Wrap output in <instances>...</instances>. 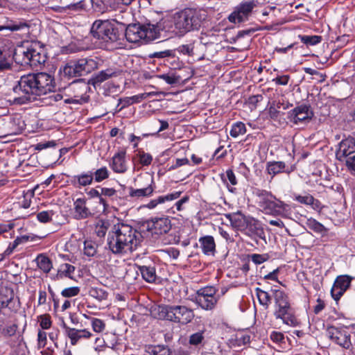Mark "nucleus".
Listing matches in <instances>:
<instances>
[{"instance_id":"obj_1","label":"nucleus","mask_w":355,"mask_h":355,"mask_svg":"<svg viewBox=\"0 0 355 355\" xmlns=\"http://www.w3.org/2000/svg\"><path fill=\"white\" fill-rule=\"evenodd\" d=\"M53 77L44 72L31 73L21 76L12 88L14 96L11 100L18 105L26 104L37 96L46 94L55 90Z\"/></svg>"},{"instance_id":"obj_2","label":"nucleus","mask_w":355,"mask_h":355,"mask_svg":"<svg viewBox=\"0 0 355 355\" xmlns=\"http://www.w3.org/2000/svg\"><path fill=\"white\" fill-rule=\"evenodd\" d=\"M206 17L204 10L186 8L175 13L171 20L160 21L159 27L164 37H182L189 32L198 30Z\"/></svg>"},{"instance_id":"obj_3","label":"nucleus","mask_w":355,"mask_h":355,"mask_svg":"<svg viewBox=\"0 0 355 355\" xmlns=\"http://www.w3.org/2000/svg\"><path fill=\"white\" fill-rule=\"evenodd\" d=\"M141 238V233L131 225L118 223L108 235L107 245L113 254H124L136 250Z\"/></svg>"},{"instance_id":"obj_4","label":"nucleus","mask_w":355,"mask_h":355,"mask_svg":"<svg viewBox=\"0 0 355 355\" xmlns=\"http://www.w3.org/2000/svg\"><path fill=\"white\" fill-rule=\"evenodd\" d=\"M90 33L99 46L106 49L115 48L123 36V33L109 20H96L92 26Z\"/></svg>"},{"instance_id":"obj_5","label":"nucleus","mask_w":355,"mask_h":355,"mask_svg":"<svg viewBox=\"0 0 355 355\" xmlns=\"http://www.w3.org/2000/svg\"><path fill=\"white\" fill-rule=\"evenodd\" d=\"M151 314L159 320H167L187 324L194 318L193 309L183 305H157L152 308Z\"/></svg>"},{"instance_id":"obj_6","label":"nucleus","mask_w":355,"mask_h":355,"mask_svg":"<svg viewBox=\"0 0 355 355\" xmlns=\"http://www.w3.org/2000/svg\"><path fill=\"white\" fill-rule=\"evenodd\" d=\"M127 40L132 43L144 42L148 43L162 36L159 22L156 24L150 23L141 24H129L125 33Z\"/></svg>"},{"instance_id":"obj_7","label":"nucleus","mask_w":355,"mask_h":355,"mask_svg":"<svg viewBox=\"0 0 355 355\" xmlns=\"http://www.w3.org/2000/svg\"><path fill=\"white\" fill-rule=\"evenodd\" d=\"M98 62L92 58H84L68 62L62 69L63 74L69 78L87 75L98 69Z\"/></svg>"},{"instance_id":"obj_8","label":"nucleus","mask_w":355,"mask_h":355,"mask_svg":"<svg viewBox=\"0 0 355 355\" xmlns=\"http://www.w3.org/2000/svg\"><path fill=\"white\" fill-rule=\"evenodd\" d=\"M257 5V0L242 1L234 8V10L228 16L229 21L240 24L248 21Z\"/></svg>"},{"instance_id":"obj_9","label":"nucleus","mask_w":355,"mask_h":355,"mask_svg":"<svg viewBox=\"0 0 355 355\" xmlns=\"http://www.w3.org/2000/svg\"><path fill=\"white\" fill-rule=\"evenodd\" d=\"M259 209L266 214H272L277 202V199L270 192L257 189L255 191Z\"/></svg>"},{"instance_id":"obj_10","label":"nucleus","mask_w":355,"mask_h":355,"mask_svg":"<svg viewBox=\"0 0 355 355\" xmlns=\"http://www.w3.org/2000/svg\"><path fill=\"white\" fill-rule=\"evenodd\" d=\"M171 228V220L167 217L154 218L147 223L148 230L156 236L166 234Z\"/></svg>"},{"instance_id":"obj_11","label":"nucleus","mask_w":355,"mask_h":355,"mask_svg":"<svg viewBox=\"0 0 355 355\" xmlns=\"http://www.w3.org/2000/svg\"><path fill=\"white\" fill-rule=\"evenodd\" d=\"M354 277L344 275L336 277L333 287L331 290L332 297L338 301L343 295L345 292L349 288Z\"/></svg>"},{"instance_id":"obj_12","label":"nucleus","mask_w":355,"mask_h":355,"mask_svg":"<svg viewBox=\"0 0 355 355\" xmlns=\"http://www.w3.org/2000/svg\"><path fill=\"white\" fill-rule=\"evenodd\" d=\"M252 239H265V232L262 223L257 219L250 216L245 230L243 232Z\"/></svg>"},{"instance_id":"obj_13","label":"nucleus","mask_w":355,"mask_h":355,"mask_svg":"<svg viewBox=\"0 0 355 355\" xmlns=\"http://www.w3.org/2000/svg\"><path fill=\"white\" fill-rule=\"evenodd\" d=\"M327 336L335 343L349 349L351 346L350 336L345 331H342L335 327H329L327 330Z\"/></svg>"},{"instance_id":"obj_14","label":"nucleus","mask_w":355,"mask_h":355,"mask_svg":"<svg viewBox=\"0 0 355 355\" xmlns=\"http://www.w3.org/2000/svg\"><path fill=\"white\" fill-rule=\"evenodd\" d=\"M275 306L274 315L277 319L282 320L284 324L290 326L295 327L297 325V320L291 311L290 304Z\"/></svg>"},{"instance_id":"obj_15","label":"nucleus","mask_w":355,"mask_h":355,"mask_svg":"<svg viewBox=\"0 0 355 355\" xmlns=\"http://www.w3.org/2000/svg\"><path fill=\"white\" fill-rule=\"evenodd\" d=\"M312 116L313 113L310 110V107L306 105L297 106L288 112V119L295 124L309 121Z\"/></svg>"},{"instance_id":"obj_16","label":"nucleus","mask_w":355,"mask_h":355,"mask_svg":"<svg viewBox=\"0 0 355 355\" xmlns=\"http://www.w3.org/2000/svg\"><path fill=\"white\" fill-rule=\"evenodd\" d=\"M31 50L29 65L33 68L44 65L47 59L44 48L39 43H33L31 44Z\"/></svg>"},{"instance_id":"obj_17","label":"nucleus","mask_w":355,"mask_h":355,"mask_svg":"<svg viewBox=\"0 0 355 355\" xmlns=\"http://www.w3.org/2000/svg\"><path fill=\"white\" fill-rule=\"evenodd\" d=\"M63 328L72 345H76L81 339H89L92 336V332L87 329L71 328L67 326L65 323H63Z\"/></svg>"},{"instance_id":"obj_18","label":"nucleus","mask_w":355,"mask_h":355,"mask_svg":"<svg viewBox=\"0 0 355 355\" xmlns=\"http://www.w3.org/2000/svg\"><path fill=\"white\" fill-rule=\"evenodd\" d=\"M9 30L12 32H19L21 37H26L30 33V25L26 21H11L5 26H0V31Z\"/></svg>"},{"instance_id":"obj_19","label":"nucleus","mask_w":355,"mask_h":355,"mask_svg":"<svg viewBox=\"0 0 355 355\" xmlns=\"http://www.w3.org/2000/svg\"><path fill=\"white\" fill-rule=\"evenodd\" d=\"M10 43L0 46V71L8 70L11 68L12 64V48Z\"/></svg>"},{"instance_id":"obj_20","label":"nucleus","mask_w":355,"mask_h":355,"mask_svg":"<svg viewBox=\"0 0 355 355\" xmlns=\"http://www.w3.org/2000/svg\"><path fill=\"white\" fill-rule=\"evenodd\" d=\"M145 179L147 182L146 187L139 189L129 188V196L131 198L139 199L152 196L154 191V187L153 186V179L148 175Z\"/></svg>"},{"instance_id":"obj_21","label":"nucleus","mask_w":355,"mask_h":355,"mask_svg":"<svg viewBox=\"0 0 355 355\" xmlns=\"http://www.w3.org/2000/svg\"><path fill=\"white\" fill-rule=\"evenodd\" d=\"M110 166L114 173H125L128 171L125 152L121 150L116 153L112 158Z\"/></svg>"},{"instance_id":"obj_22","label":"nucleus","mask_w":355,"mask_h":355,"mask_svg":"<svg viewBox=\"0 0 355 355\" xmlns=\"http://www.w3.org/2000/svg\"><path fill=\"white\" fill-rule=\"evenodd\" d=\"M74 216L78 220L85 219L92 215L87 207V200L84 198H77L73 202Z\"/></svg>"},{"instance_id":"obj_23","label":"nucleus","mask_w":355,"mask_h":355,"mask_svg":"<svg viewBox=\"0 0 355 355\" xmlns=\"http://www.w3.org/2000/svg\"><path fill=\"white\" fill-rule=\"evenodd\" d=\"M31 51V45L26 48L19 47L15 50L12 49L13 60L21 65H29Z\"/></svg>"},{"instance_id":"obj_24","label":"nucleus","mask_w":355,"mask_h":355,"mask_svg":"<svg viewBox=\"0 0 355 355\" xmlns=\"http://www.w3.org/2000/svg\"><path fill=\"white\" fill-rule=\"evenodd\" d=\"M249 217L250 216H245L241 212L227 215L232 226L241 232H243Z\"/></svg>"},{"instance_id":"obj_25","label":"nucleus","mask_w":355,"mask_h":355,"mask_svg":"<svg viewBox=\"0 0 355 355\" xmlns=\"http://www.w3.org/2000/svg\"><path fill=\"white\" fill-rule=\"evenodd\" d=\"M92 8L98 12L103 13L109 9H115L119 0H91Z\"/></svg>"},{"instance_id":"obj_26","label":"nucleus","mask_w":355,"mask_h":355,"mask_svg":"<svg viewBox=\"0 0 355 355\" xmlns=\"http://www.w3.org/2000/svg\"><path fill=\"white\" fill-rule=\"evenodd\" d=\"M199 243L202 252L205 255H214L216 252V243L212 236H205L199 239Z\"/></svg>"},{"instance_id":"obj_27","label":"nucleus","mask_w":355,"mask_h":355,"mask_svg":"<svg viewBox=\"0 0 355 355\" xmlns=\"http://www.w3.org/2000/svg\"><path fill=\"white\" fill-rule=\"evenodd\" d=\"M118 73L115 69H107L105 70H102L95 74L90 80L89 83L96 86V85H100L103 82L112 78L116 77Z\"/></svg>"},{"instance_id":"obj_28","label":"nucleus","mask_w":355,"mask_h":355,"mask_svg":"<svg viewBox=\"0 0 355 355\" xmlns=\"http://www.w3.org/2000/svg\"><path fill=\"white\" fill-rule=\"evenodd\" d=\"M219 295L209 296L207 297L202 296H195L194 302L202 309L206 311L213 310L218 302Z\"/></svg>"},{"instance_id":"obj_29","label":"nucleus","mask_w":355,"mask_h":355,"mask_svg":"<svg viewBox=\"0 0 355 355\" xmlns=\"http://www.w3.org/2000/svg\"><path fill=\"white\" fill-rule=\"evenodd\" d=\"M181 193V191H175L174 193H169L166 196H158L157 198L151 200L146 205V207L148 209H154L159 204H163L167 201H171L178 199L180 196Z\"/></svg>"},{"instance_id":"obj_30","label":"nucleus","mask_w":355,"mask_h":355,"mask_svg":"<svg viewBox=\"0 0 355 355\" xmlns=\"http://www.w3.org/2000/svg\"><path fill=\"white\" fill-rule=\"evenodd\" d=\"M76 268L69 263H62L59 266L55 279H62L64 277L73 279Z\"/></svg>"},{"instance_id":"obj_31","label":"nucleus","mask_w":355,"mask_h":355,"mask_svg":"<svg viewBox=\"0 0 355 355\" xmlns=\"http://www.w3.org/2000/svg\"><path fill=\"white\" fill-rule=\"evenodd\" d=\"M94 178L92 171H89L83 172L79 175L73 177V182L75 185H78V187H86L92 184Z\"/></svg>"},{"instance_id":"obj_32","label":"nucleus","mask_w":355,"mask_h":355,"mask_svg":"<svg viewBox=\"0 0 355 355\" xmlns=\"http://www.w3.org/2000/svg\"><path fill=\"white\" fill-rule=\"evenodd\" d=\"M291 214L292 211L288 205L281 200H277L275 210H273L272 215L280 216L284 218H291Z\"/></svg>"},{"instance_id":"obj_33","label":"nucleus","mask_w":355,"mask_h":355,"mask_svg":"<svg viewBox=\"0 0 355 355\" xmlns=\"http://www.w3.org/2000/svg\"><path fill=\"white\" fill-rule=\"evenodd\" d=\"M10 134H18L21 132L24 128V122L21 120V117L16 115L10 118L8 123Z\"/></svg>"},{"instance_id":"obj_34","label":"nucleus","mask_w":355,"mask_h":355,"mask_svg":"<svg viewBox=\"0 0 355 355\" xmlns=\"http://www.w3.org/2000/svg\"><path fill=\"white\" fill-rule=\"evenodd\" d=\"M139 270L141 274L143 279L149 283H153L156 280V273L154 267L141 266H139Z\"/></svg>"},{"instance_id":"obj_35","label":"nucleus","mask_w":355,"mask_h":355,"mask_svg":"<svg viewBox=\"0 0 355 355\" xmlns=\"http://www.w3.org/2000/svg\"><path fill=\"white\" fill-rule=\"evenodd\" d=\"M38 268L45 273H49L53 268V263L46 256L40 254L35 259Z\"/></svg>"},{"instance_id":"obj_36","label":"nucleus","mask_w":355,"mask_h":355,"mask_svg":"<svg viewBox=\"0 0 355 355\" xmlns=\"http://www.w3.org/2000/svg\"><path fill=\"white\" fill-rule=\"evenodd\" d=\"M286 164L284 162H270L267 163L266 170L272 177L285 171Z\"/></svg>"},{"instance_id":"obj_37","label":"nucleus","mask_w":355,"mask_h":355,"mask_svg":"<svg viewBox=\"0 0 355 355\" xmlns=\"http://www.w3.org/2000/svg\"><path fill=\"white\" fill-rule=\"evenodd\" d=\"M340 148L345 156L355 153V139L354 136L350 137L340 143Z\"/></svg>"},{"instance_id":"obj_38","label":"nucleus","mask_w":355,"mask_h":355,"mask_svg":"<svg viewBox=\"0 0 355 355\" xmlns=\"http://www.w3.org/2000/svg\"><path fill=\"white\" fill-rule=\"evenodd\" d=\"M89 295L98 301H103L107 298L108 293L102 288L92 287L89 290Z\"/></svg>"},{"instance_id":"obj_39","label":"nucleus","mask_w":355,"mask_h":355,"mask_svg":"<svg viewBox=\"0 0 355 355\" xmlns=\"http://www.w3.org/2000/svg\"><path fill=\"white\" fill-rule=\"evenodd\" d=\"M92 175L96 182H101L109 178L110 172L106 166H103L92 171Z\"/></svg>"},{"instance_id":"obj_40","label":"nucleus","mask_w":355,"mask_h":355,"mask_svg":"<svg viewBox=\"0 0 355 355\" xmlns=\"http://www.w3.org/2000/svg\"><path fill=\"white\" fill-rule=\"evenodd\" d=\"M98 245L92 240H86L84 242V254L87 257H93L96 254Z\"/></svg>"},{"instance_id":"obj_41","label":"nucleus","mask_w":355,"mask_h":355,"mask_svg":"<svg viewBox=\"0 0 355 355\" xmlns=\"http://www.w3.org/2000/svg\"><path fill=\"white\" fill-rule=\"evenodd\" d=\"M245 132V125L243 122L239 121L232 125L230 134L232 137L236 138L240 135H244Z\"/></svg>"},{"instance_id":"obj_42","label":"nucleus","mask_w":355,"mask_h":355,"mask_svg":"<svg viewBox=\"0 0 355 355\" xmlns=\"http://www.w3.org/2000/svg\"><path fill=\"white\" fill-rule=\"evenodd\" d=\"M273 296L275 305L289 304L288 296L284 291L281 290H275Z\"/></svg>"},{"instance_id":"obj_43","label":"nucleus","mask_w":355,"mask_h":355,"mask_svg":"<svg viewBox=\"0 0 355 355\" xmlns=\"http://www.w3.org/2000/svg\"><path fill=\"white\" fill-rule=\"evenodd\" d=\"M255 291L259 303L264 306L266 308H268L269 304L270 303V295L259 288H257Z\"/></svg>"},{"instance_id":"obj_44","label":"nucleus","mask_w":355,"mask_h":355,"mask_svg":"<svg viewBox=\"0 0 355 355\" xmlns=\"http://www.w3.org/2000/svg\"><path fill=\"white\" fill-rule=\"evenodd\" d=\"M301 42L307 46H313L319 44L322 37L318 35H299Z\"/></svg>"},{"instance_id":"obj_45","label":"nucleus","mask_w":355,"mask_h":355,"mask_svg":"<svg viewBox=\"0 0 355 355\" xmlns=\"http://www.w3.org/2000/svg\"><path fill=\"white\" fill-rule=\"evenodd\" d=\"M309 227L311 230L321 235H325L328 231L327 228L315 219L309 220Z\"/></svg>"},{"instance_id":"obj_46","label":"nucleus","mask_w":355,"mask_h":355,"mask_svg":"<svg viewBox=\"0 0 355 355\" xmlns=\"http://www.w3.org/2000/svg\"><path fill=\"white\" fill-rule=\"evenodd\" d=\"M217 288L214 286H206L199 289L197 291L196 296H202L205 297L209 296H217Z\"/></svg>"},{"instance_id":"obj_47","label":"nucleus","mask_w":355,"mask_h":355,"mask_svg":"<svg viewBox=\"0 0 355 355\" xmlns=\"http://www.w3.org/2000/svg\"><path fill=\"white\" fill-rule=\"evenodd\" d=\"M91 324L94 331L96 333H101L105 329V322L102 320L98 318H92Z\"/></svg>"},{"instance_id":"obj_48","label":"nucleus","mask_w":355,"mask_h":355,"mask_svg":"<svg viewBox=\"0 0 355 355\" xmlns=\"http://www.w3.org/2000/svg\"><path fill=\"white\" fill-rule=\"evenodd\" d=\"M139 163L143 166H148L153 161V157L150 154L140 150L138 153Z\"/></svg>"},{"instance_id":"obj_49","label":"nucleus","mask_w":355,"mask_h":355,"mask_svg":"<svg viewBox=\"0 0 355 355\" xmlns=\"http://www.w3.org/2000/svg\"><path fill=\"white\" fill-rule=\"evenodd\" d=\"M53 211H43L37 214V220L41 223H48L52 220Z\"/></svg>"},{"instance_id":"obj_50","label":"nucleus","mask_w":355,"mask_h":355,"mask_svg":"<svg viewBox=\"0 0 355 355\" xmlns=\"http://www.w3.org/2000/svg\"><path fill=\"white\" fill-rule=\"evenodd\" d=\"M157 77L160 79L165 80L169 85L176 84L180 80V78L178 76H175L173 73H164L158 75Z\"/></svg>"},{"instance_id":"obj_51","label":"nucleus","mask_w":355,"mask_h":355,"mask_svg":"<svg viewBox=\"0 0 355 355\" xmlns=\"http://www.w3.org/2000/svg\"><path fill=\"white\" fill-rule=\"evenodd\" d=\"M204 340L203 331L193 334L189 337V344L191 345H198Z\"/></svg>"},{"instance_id":"obj_52","label":"nucleus","mask_w":355,"mask_h":355,"mask_svg":"<svg viewBox=\"0 0 355 355\" xmlns=\"http://www.w3.org/2000/svg\"><path fill=\"white\" fill-rule=\"evenodd\" d=\"M80 292V288L77 286L64 288L61 294L63 297H71L77 295Z\"/></svg>"},{"instance_id":"obj_53","label":"nucleus","mask_w":355,"mask_h":355,"mask_svg":"<svg viewBox=\"0 0 355 355\" xmlns=\"http://www.w3.org/2000/svg\"><path fill=\"white\" fill-rule=\"evenodd\" d=\"M250 258L252 261L256 264H261L263 262L266 261L268 259V255L266 254H252L250 255Z\"/></svg>"},{"instance_id":"obj_54","label":"nucleus","mask_w":355,"mask_h":355,"mask_svg":"<svg viewBox=\"0 0 355 355\" xmlns=\"http://www.w3.org/2000/svg\"><path fill=\"white\" fill-rule=\"evenodd\" d=\"M39 322L41 327L44 329H48L51 326V317L48 314L40 315Z\"/></svg>"},{"instance_id":"obj_55","label":"nucleus","mask_w":355,"mask_h":355,"mask_svg":"<svg viewBox=\"0 0 355 355\" xmlns=\"http://www.w3.org/2000/svg\"><path fill=\"white\" fill-rule=\"evenodd\" d=\"M193 43L191 42L189 44L180 46L178 47V51L182 54L191 55L193 54Z\"/></svg>"},{"instance_id":"obj_56","label":"nucleus","mask_w":355,"mask_h":355,"mask_svg":"<svg viewBox=\"0 0 355 355\" xmlns=\"http://www.w3.org/2000/svg\"><path fill=\"white\" fill-rule=\"evenodd\" d=\"M295 200L301 204L309 205L313 202V197L310 194L306 196L297 195L295 196Z\"/></svg>"},{"instance_id":"obj_57","label":"nucleus","mask_w":355,"mask_h":355,"mask_svg":"<svg viewBox=\"0 0 355 355\" xmlns=\"http://www.w3.org/2000/svg\"><path fill=\"white\" fill-rule=\"evenodd\" d=\"M107 227L103 221H99L96 225L95 232L98 237H103L107 232Z\"/></svg>"},{"instance_id":"obj_58","label":"nucleus","mask_w":355,"mask_h":355,"mask_svg":"<svg viewBox=\"0 0 355 355\" xmlns=\"http://www.w3.org/2000/svg\"><path fill=\"white\" fill-rule=\"evenodd\" d=\"M84 1H79L74 3H71L69 5H67L65 7L61 8L62 10H70L73 11H79L83 9H84Z\"/></svg>"},{"instance_id":"obj_59","label":"nucleus","mask_w":355,"mask_h":355,"mask_svg":"<svg viewBox=\"0 0 355 355\" xmlns=\"http://www.w3.org/2000/svg\"><path fill=\"white\" fill-rule=\"evenodd\" d=\"M150 353L153 355H169L168 349L161 345L154 347Z\"/></svg>"},{"instance_id":"obj_60","label":"nucleus","mask_w":355,"mask_h":355,"mask_svg":"<svg viewBox=\"0 0 355 355\" xmlns=\"http://www.w3.org/2000/svg\"><path fill=\"white\" fill-rule=\"evenodd\" d=\"M346 166L349 170L351 174L355 175V155L350 157L347 159Z\"/></svg>"},{"instance_id":"obj_61","label":"nucleus","mask_w":355,"mask_h":355,"mask_svg":"<svg viewBox=\"0 0 355 355\" xmlns=\"http://www.w3.org/2000/svg\"><path fill=\"white\" fill-rule=\"evenodd\" d=\"M153 94V93H143L138 95L130 96L131 100L132 101L133 103H137L141 102L143 99L146 98L148 96H150Z\"/></svg>"},{"instance_id":"obj_62","label":"nucleus","mask_w":355,"mask_h":355,"mask_svg":"<svg viewBox=\"0 0 355 355\" xmlns=\"http://www.w3.org/2000/svg\"><path fill=\"white\" fill-rule=\"evenodd\" d=\"M172 51L166 50L163 51L155 52L151 56L153 58H164L166 57H170L172 55Z\"/></svg>"},{"instance_id":"obj_63","label":"nucleus","mask_w":355,"mask_h":355,"mask_svg":"<svg viewBox=\"0 0 355 355\" xmlns=\"http://www.w3.org/2000/svg\"><path fill=\"white\" fill-rule=\"evenodd\" d=\"M289 78V76L284 75L277 76L273 80V81H275L277 84L280 85H286L288 83Z\"/></svg>"},{"instance_id":"obj_64","label":"nucleus","mask_w":355,"mask_h":355,"mask_svg":"<svg viewBox=\"0 0 355 355\" xmlns=\"http://www.w3.org/2000/svg\"><path fill=\"white\" fill-rule=\"evenodd\" d=\"M226 177H227L229 182L232 186H234L237 184V180H236V176L232 170L229 169L226 171Z\"/></svg>"}]
</instances>
